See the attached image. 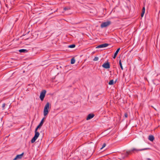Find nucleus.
Returning a JSON list of instances; mask_svg holds the SVG:
<instances>
[{"mask_svg":"<svg viewBox=\"0 0 160 160\" xmlns=\"http://www.w3.org/2000/svg\"><path fill=\"white\" fill-rule=\"evenodd\" d=\"M120 49V48H118V49L117 50V51L115 53L114 56L113 57V58H116V56H117L118 52L119 51Z\"/></svg>","mask_w":160,"mask_h":160,"instance_id":"9b49d317","label":"nucleus"},{"mask_svg":"<svg viewBox=\"0 0 160 160\" xmlns=\"http://www.w3.org/2000/svg\"><path fill=\"white\" fill-rule=\"evenodd\" d=\"M148 139L151 141H152L154 139V137L153 135H151L149 136Z\"/></svg>","mask_w":160,"mask_h":160,"instance_id":"f8f14e48","label":"nucleus"},{"mask_svg":"<svg viewBox=\"0 0 160 160\" xmlns=\"http://www.w3.org/2000/svg\"><path fill=\"white\" fill-rule=\"evenodd\" d=\"M150 149V148H145L141 149H137L135 148H133L132 149V151L133 152H138L139 151H142L145 150H148Z\"/></svg>","mask_w":160,"mask_h":160,"instance_id":"7ed1b4c3","label":"nucleus"},{"mask_svg":"<svg viewBox=\"0 0 160 160\" xmlns=\"http://www.w3.org/2000/svg\"><path fill=\"white\" fill-rule=\"evenodd\" d=\"M119 65L120 66L121 68V69L122 70H123V68L122 66V64L121 61V60H119Z\"/></svg>","mask_w":160,"mask_h":160,"instance_id":"dca6fc26","label":"nucleus"},{"mask_svg":"<svg viewBox=\"0 0 160 160\" xmlns=\"http://www.w3.org/2000/svg\"><path fill=\"white\" fill-rule=\"evenodd\" d=\"M145 8L144 7H143L142 9V12L141 14V16L142 17H143L144 14L145 13Z\"/></svg>","mask_w":160,"mask_h":160,"instance_id":"ddd939ff","label":"nucleus"},{"mask_svg":"<svg viewBox=\"0 0 160 160\" xmlns=\"http://www.w3.org/2000/svg\"><path fill=\"white\" fill-rule=\"evenodd\" d=\"M75 60L74 58H72L71 61V63L72 64H73L75 63Z\"/></svg>","mask_w":160,"mask_h":160,"instance_id":"a211bd4d","label":"nucleus"},{"mask_svg":"<svg viewBox=\"0 0 160 160\" xmlns=\"http://www.w3.org/2000/svg\"><path fill=\"white\" fill-rule=\"evenodd\" d=\"M44 118H43L41 121L40 123L39 124V125L36 128V130H38V129L40 128L42 125L43 122H44Z\"/></svg>","mask_w":160,"mask_h":160,"instance_id":"9d476101","label":"nucleus"},{"mask_svg":"<svg viewBox=\"0 0 160 160\" xmlns=\"http://www.w3.org/2000/svg\"><path fill=\"white\" fill-rule=\"evenodd\" d=\"M23 153H22L20 154L17 155L16 157L13 159V160H16L18 159H21L23 156Z\"/></svg>","mask_w":160,"mask_h":160,"instance_id":"6e6552de","label":"nucleus"},{"mask_svg":"<svg viewBox=\"0 0 160 160\" xmlns=\"http://www.w3.org/2000/svg\"><path fill=\"white\" fill-rule=\"evenodd\" d=\"M46 92L45 90H43L40 93V98L41 101L43 100Z\"/></svg>","mask_w":160,"mask_h":160,"instance_id":"20e7f679","label":"nucleus"},{"mask_svg":"<svg viewBox=\"0 0 160 160\" xmlns=\"http://www.w3.org/2000/svg\"><path fill=\"white\" fill-rule=\"evenodd\" d=\"M128 114L127 113H125V114H124V117L126 118H127L128 117Z\"/></svg>","mask_w":160,"mask_h":160,"instance_id":"5701e85b","label":"nucleus"},{"mask_svg":"<svg viewBox=\"0 0 160 160\" xmlns=\"http://www.w3.org/2000/svg\"><path fill=\"white\" fill-rule=\"evenodd\" d=\"M132 152H133L132 151V149L131 150L127 151L126 152L127 156H128V155L129 154H131Z\"/></svg>","mask_w":160,"mask_h":160,"instance_id":"2eb2a0df","label":"nucleus"},{"mask_svg":"<svg viewBox=\"0 0 160 160\" xmlns=\"http://www.w3.org/2000/svg\"><path fill=\"white\" fill-rule=\"evenodd\" d=\"M35 135L31 141L32 143H34L35 141L37 139L40 134L39 133L37 132V130H36V129H35Z\"/></svg>","mask_w":160,"mask_h":160,"instance_id":"f03ea898","label":"nucleus"},{"mask_svg":"<svg viewBox=\"0 0 160 160\" xmlns=\"http://www.w3.org/2000/svg\"><path fill=\"white\" fill-rule=\"evenodd\" d=\"M106 144L105 143H104L102 146V147L101 148V149H102L104 147H105L106 146Z\"/></svg>","mask_w":160,"mask_h":160,"instance_id":"4be33fe9","label":"nucleus"},{"mask_svg":"<svg viewBox=\"0 0 160 160\" xmlns=\"http://www.w3.org/2000/svg\"><path fill=\"white\" fill-rule=\"evenodd\" d=\"M94 116V115L93 114H90L88 116L86 119L87 120H89L92 118Z\"/></svg>","mask_w":160,"mask_h":160,"instance_id":"1a4fd4ad","label":"nucleus"},{"mask_svg":"<svg viewBox=\"0 0 160 160\" xmlns=\"http://www.w3.org/2000/svg\"><path fill=\"white\" fill-rule=\"evenodd\" d=\"M19 51L20 52H28V50L25 49H20Z\"/></svg>","mask_w":160,"mask_h":160,"instance_id":"4468645a","label":"nucleus"},{"mask_svg":"<svg viewBox=\"0 0 160 160\" xmlns=\"http://www.w3.org/2000/svg\"><path fill=\"white\" fill-rule=\"evenodd\" d=\"M5 103H4L2 104V107L3 108H4L5 107Z\"/></svg>","mask_w":160,"mask_h":160,"instance_id":"b1692460","label":"nucleus"},{"mask_svg":"<svg viewBox=\"0 0 160 160\" xmlns=\"http://www.w3.org/2000/svg\"><path fill=\"white\" fill-rule=\"evenodd\" d=\"M111 24V22L110 21H108L106 22H103L101 25V27L102 28H103L106 27Z\"/></svg>","mask_w":160,"mask_h":160,"instance_id":"39448f33","label":"nucleus"},{"mask_svg":"<svg viewBox=\"0 0 160 160\" xmlns=\"http://www.w3.org/2000/svg\"><path fill=\"white\" fill-rule=\"evenodd\" d=\"M109 44L108 43H104L96 47V48H102L107 47L108 46Z\"/></svg>","mask_w":160,"mask_h":160,"instance_id":"423d86ee","label":"nucleus"},{"mask_svg":"<svg viewBox=\"0 0 160 160\" xmlns=\"http://www.w3.org/2000/svg\"><path fill=\"white\" fill-rule=\"evenodd\" d=\"M49 108L50 104L49 102H48L45 105L44 109L43 115L44 116H46L48 114Z\"/></svg>","mask_w":160,"mask_h":160,"instance_id":"f257e3e1","label":"nucleus"},{"mask_svg":"<svg viewBox=\"0 0 160 160\" xmlns=\"http://www.w3.org/2000/svg\"><path fill=\"white\" fill-rule=\"evenodd\" d=\"M98 57H95L93 59V61H97L98 60Z\"/></svg>","mask_w":160,"mask_h":160,"instance_id":"412c9836","label":"nucleus"},{"mask_svg":"<svg viewBox=\"0 0 160 160\" xmlns=\"http://www.w3.org/2000/svg\"><path fill=\"white\" fill-rule=\"evenodd\" d=\"M102 67L108 69L110 67V64L108 62L105 63L102 65Z\"/></svg>","mask_w":160,"mask_h":160,"instance_id":"0eeeda50","label":"nucleus"},{"mask_svg":"<svg viewBox=\"0 0 160 160\" xmlns=\"http://www.w3.org/2000/svg\"><path fill=\"white\" fill-rule=\"evenodd\" d=\"M75 47V45L74 44H72V45H70L68 46V48H74Z\"/></svg>","mask_w":160,"mask_h":160,"instance_id":"6ab92c4d","label":"nucleus"},{"mask_svg":"<svg viewBox=\"0 0 160 160\" xmlns=\"http://www.w3.org/2000/svg\"><path fill=\"white\" fill-rule=\"evenodd\" d=\"M114 83V81L113 80H111L108 83V84L110 85H113Z\"/></svg>","mask_w":160,"mask_h":160,"instance_id":"f3484780","label":"nucleus"},{"mask_svg":"<svg viewBox=\"0 0 160 160\" xmlns=\"http://www.w3.org/2000/svg\"><path fill=\"white\" fill-rule=\"evenodd\" d=\"M70 8L69 7H65L64 8V10L65 11L70 10Z\"/></svg>","mask_w":160,"mask_h":160,"instance_id":"aec40b11","label":"nucleus"}]
</instances>
